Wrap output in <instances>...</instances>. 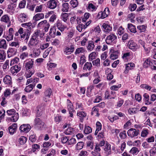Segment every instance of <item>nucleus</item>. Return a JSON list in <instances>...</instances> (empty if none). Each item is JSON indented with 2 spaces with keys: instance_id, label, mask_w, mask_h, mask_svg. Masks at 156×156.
Returning <instances> with one entry per match:
<instances>
[{
  "instance_id": "nucleus-46",
  "label": "nucleus",
  "mask_w": 156,
  "mask_h": 156,
  "mask_svg": "<svg viewBox=\"0 0 156 156\" xmlns=\"http://www.w3.org/2000/svg\"><path fill=\"white\" fill-rule=\"evenodd\" d=\"M69 15L68 13H62L61 14V18L62 20L66 22L68 19Z\"/></svg>"
},
{
  "instance_id": "nucleus-30",
  "label": "nucleus",
  "mask_w": 156,
  "mask_h": 156,
  "mask_svg": "<svg viewBox=\"0 0 156 156\" xmlns=\"http://www.w3.org/2000/svg\"><path fill=\"white\" fill-rule=\"evenodd\" d=\"M7 47V45L6 43V41L2 39L0 41V48L6 49Z\"/></svg>"
},
{
  "instance_id": "nucleus-23",
  "label": "nucleus",
  "mask_w": 156,
  "mask_h": 156,
  "mask_svg": "<svg viewBox=\"0 0 156 156\" xmlns=\"http://www.w3.org/2000/svg\"><path fill=\"white\" fill-rule=\"evenodd\" d=\"M128 28L131 32L135 33L136 32L135 26L131 23H128Z\"/></svg>"
},
{
  "instance_id": "nucleus-35",
  "label": "nucleus",
  "mask_w": 156,
  "mask_h": 156,
  "mask_svg": "<svg viewBox=\"0 0 156 156\" xmlns=\"http://www.w3.org/2000/svg\"><path fill=\"white\" fill-rule=\"evenodd\" d=\"M97 52H93L91 53L89 56V60L91 61L94 59H95L97 56Z\"/></svg>"
},
{
  "instance_id": "nucleus-63",
  "label": "nucleus",
  "mask_w": 156,
  "mask_h": 156,
  "mask_svg": "<svg viewBox=\"0 0 156 156\" xmlns=\"http://www.w3.org/2000/svg\"><path fill=\"white\" fill-rule=\"evenodd\" d=\"M146 27L144 25L138 26L137 27V28L139 29L140 32H144L146 30Z\"/></svg>"
},
{
  "instance_id": "nucleus-57",
  "label": "nucleus",
  "mask_w": 156,
  "mask_h": 156,
  "mask_svg": "<svg viewBox=\"0 0 156 156\" xmlns=\"http://www.w3.org/2000/svg\"><path fill=\"white\" fill-rule=\"evenodd\" d=\"M7 113L9 115L11 116L14 115L16 112V111L14 109H11L8 110L7 111Z\"/></svg>"
},
{
  "instance_id": "nucleus-36",
  "label": "nucleus",
  "mask_w": 156,
  "mask_h": 156,
  "mask_svg": "<svg viewBox=\"0 0 156 156\" xmlns=\"http://www.w3.org/2000/svg\"><path fill=\"white\" fill-rule=\"evenodd\" d=\"M76 105L75 109L78 110V112L83 110V105L82 103L76 102Z\"/></svg>"
},
{
  "instance_id": "nucleus-62",
  "label": "nucleus",
  "mask_w": 156,
  "mask_h": 156,
  "mask_svg": "<svg viewBox=\"0 0 156 156\" xmlns=\"http://www.w3.org/2000/svg\"><path fill=\"white\" fill-rule=\"evenodd\" d=\"M69 137L68 136H63L61 138V141L62 143L65 144L69 141Z\"/></svg>"
},
{
  "instance_id": "nucleus-6",
  "label": "nucleus",
  "mask_w": 156,
  "mask_h": 156,
  "mask_svg": "<svg viewBox=\"0 0 156 156\" xmlns=\"http://www.w3.org/2000/svg\"><path fill=\"white\" fill-rule=\"evenodd\" d=\"M34 59H29L28 60L25 65V68L27 70H31L33 66Z\"/></svg>"
},
{
  "instance_id": "nucleus-48",
  "label": "nucleus",
  "mask_w": 156,
  "mask_h": 156,
  "mask_svg": "<svg viewBox=\"0 0 156 156\" xmlns=\"http://www.w3.org/2000/svg\"><path fill=\"white\" fill-rule=\"evenodd\" d=\"M92 63L94 66H95L98 67L100 66V59L99 58L93 61Z\"/></svg>"
},
{
  "instance_id": "nucleus-11",
  "label": "nucleus",
  "mask_w": 156,
  "mask_h": 156,
  "mask_svg": "<svg viewBox=\"0 0 156 156\" xmlns=\"http://www.w3.org/2000/svg\"><path fill=\"white\" fill-rule=\"evenodd\" d=\"M52 94V90L51 89H48L47 90L44 92V100L47 102L50 98Z\"/></svg>"
},
{
  "instance_id": "nucleus-44",
  "label": "nucleus",
  "mask_w": 156,
  "mask_h": 156,
  "mask_svg": "<svg viewBox=\"0 0 156 156\" xmlns=\"http://www.w3.org/2000/svg\"><path fill=\"white\" fill-rule=\"evenodd\" d=\"M56 32V29L55 27L51 28L49 32L50 35L52 37H54L55 35Z\"/></svg>"
},
{
  "instance_id": "nucleus-59",
  "label": "nucleus",
  "mask_w": 156,
  "mask_h": 156,
  "mask_svg": "<svg viewBox=\"0 0 156 156\" xmlns=\"http://www.w3.org/2000/svg\"><path fill=\"white\" fill-rule=\"evenodd\" d=\"M140 87L142 88L146 89L149 90H150L151 89V87L145 84H141L140 86Z\"/></svg>"
},
{
  "instance_id": "nucleus-7",
  "label": "nucleus",
  "mask_w": 156,
  "mask_h": 156,
  "mask_svg": "<svg viewBox=\"0 0 156 156\" xmlns=\"http://www.w3.org/2000/svg\"><path fill=\"white\" fill-rule=\"evenodd\" d=\"M128 46L129 49L133 50V51L136 50L138 48L137 44L133 40H130L129 41L128 43Z\"/></svg>"
},
{
  "instance_id": "nucleus-21",
  "label": "nucleus",
  "mask_w": 156,
  "mask_h": 156,
  "mask_svg": "<svg viewBox=\"0 0 156 156\" xmlns=\"http://www.w3.org/2000/svg\"><path fill=\"white\" fill-rule=\"evenodd\" d=\"M3 81L5 83L8 85L11 84L12 83L11 77L9 75L6 76Z\"/></svg>"
},
{
  "instance_id": "nucleus-56",
  "label": "nucleus",
  "mask_w": 156,
  "mask_h": 156,
  "mask_svg": "<svg viewBox=\"0 0 156 156\" xmlns=\"http://www.w3.org/2000/svg\"><path fill=\"white\" fill-rule=\"evenodd\" d=\"M85 51V50L83 48H77L75 51L76 54H78L80 53H83Z\"/></svg>"
},
{
  "instance_id": "nucleus-14",
  "label": "nucleus",
  "mask_w": 156,
  "mask_h": 156,
  "mask_svg": "<svg viewBox=\"0 0 156 156\" xmlns=\"http://www.w3.org/2000/svg\"><path fill=\"white\" fill-rule=\"evenodd\" d=\"M55 26L61 32L63 31L66 28V27L62 25V22L59 20L57 21L56 23L55 24Z\"/></svg>"
},
{
  "instance_id": "nucleus-2",
  "label": "nucleus",
  "mask_w": 156,
  "mask_h": 156,
  "mask_svg": "<svg viewBox=\"0 0 156 156\" xmlns=\"http://www.w3.org/2000/svg\"><path fill=\"white\" fill-rule=\"evenodd\" d=\"M139 130L138 129L131 128L127 132L128 136L132 138L137 136L139 134Z\"/></svg>"
},
{
  "instance_id": "nucleus-9",
  "label": "nucleus",
  "mask_w": 156,
  "mask_h": 156,
  "mask_svg": "<svg viewBox=\"0 0 156 156\" xmlns=\"http://www.w3.org/2000/svg\"><path fill=\"white\" fill-rule=\"evenodd\" d=\"M57 3L55 0H50L47 2V7L51 9L55 8L57 6Z\"/></svg>"
},
{
  "instance_id": "nucleus-22",
  "label": "nucleus",
  "mask_w": 156,
  "mask_h": 156,
  "mask_svg": "<svg viewBox=\"0 0 156 156\" xmlns=\"http://www.w3.org/2000/svg\"><path fill=\"white\" fill-rule=\"evenodd\" d=\"M94 43L92 41H89L88 42L87 49L88 51H91L94 47Z\"/></svg>"
},
{
  "instance_id": "nucleus-10",
  "label": "nucleus",
  "mask_w": 156,
  "mask_h": 156,
  "mask_svg": "<svg viewBox=\"0 0 156 156\" xmlns=\"http://www.w3.org/2000/svg\"><path fill=\"white\" fill-rule=\"evenodd\" d=\"M16 6V5L15 4L12 3H10L7 5L8 12H10V14H13Z\"/></svg>"
},
{
  "instance_id": "nucleus-39",
  "label": "nucleus",
  "mask_w": 156,
  "mask_h": 156,
  "mask_svg": "<svg viewBox=\"0 0 156 156\" xmlns=\"http://www.w3.org/2000/svg\"><path fill=\"white\" fill-rule=\"evenodd\" d=\"M27 140V138L26 137L22 136L19 138V142L20 144L23 145L26 142Z\"/></svg>"
},
{
  "instance_id": "nucleus-12",
  "label": "nucleus",
  "mask_w": 156,
  "mask_h": 156,
  "mask_svg": "<svg viewBox=\"0 0 156 156\" xmlns=\"http://www.w3.org/2000/svg\"><path fill=\"white\" fill-rule=\"evenodd\" d=\"M17 50L14 48H9L7 51L8 57H11L16 54Z\"/></svg>"
},
{
  "instance_id": "nucleus-3",
  "label": "nucleus",
  "mask_w": 156,
  "mask_h": 156,
  "mask_svg": "<svg viewBox=\"0 0 156 156\" xmlns=\"http://www.w3.org/2000/svg\"><path fill=\"white\" fill-rule=\"evenodd\" d=\"M110 12L108 8L106 7L105 9L103 12H99L98 14V16H101L100 18H101L104 19L108 16Z\"/></svg>"
},
{
  "instance_id": "nucleus-16",
  "label": "nucleus",
  "mask_w": 156,
  "mask_h": 156,
  "mask_svg": "<svg viewBox=\"0 0 156 156\" xmlns=\"http://www.w3.org/2000/svg\"><path fill=\"white\" fill-rule=\"evenodd\" d=\"M104 31L106 33H109L112 30V27L107 24L103 23L102 26Z\"/></svg>"
},
{
  "instance_id": "nucleus-29",
  "label": "nucleus",
  "mask_w": 156,
  "mask_h": 156,
  "mask_svg": "<svg viewBox=\"0 0 156 156\" xmlns=\"http://www.w3.org/2000/svg\"><path fill=\"white\" fill-rule=\"evenodd\" d=\"M35 71L33 69L31 70H28L26 72L25 76L27 78H28L30 77L34 74Z\"/></svg>"
},
{
  "instance_id": "nucleus-49",
  "label": "nucleus",
  "mask_w": 156,
  "mask_h": 156,
  "mask_svg": "<svg viewBox=\"0 0 156 156\" xmlns=\"http://www.w3.org/2000/svg\"><path fill=\"white\" fill-rule=\"evenodd\" d=\"M84 144L83 142H78L76 145V148L77 150H79L82 149L84 146Z\"/></svg>"
},
{
  "instance_id": "nucleus-64",
  "label": "nucleus",
  "mask_w": 156,
  "mask_h": 156,
  "mask_svg": "<svg viewBox=\"0 0 156 156\" xmlns=\"http://www.w3.org/2000/svg\"><path fill=\"white\" fill-rule=\"evenodd\" d=\"M151 67L153 69H156V61L152 60Z\"/></svg>"
},
{
  "instance_id": "nucleus-32",
  "label": "nucleus",
  "mask_w": 156,
  "mask_h": 156,
  "mask_svg": "<svg viewBox=\"0 0 156 156\" xmlns=\"http://www.w3.org/2000/svg\"><path fill=\"white\" fill-rule=\"evenodd\" d=\"M19 115L17 113H16L14 115L12 116L10 118V119L12 122H16L18 119Z\"/></svg>"
},
{
  "instance_id": "nucleus-61",
  "label": "nucleus",
  "mask_w": 156,
  "mask_h": 156,
  "mask_svg": "<svg viewBox=\"0 0 156 156\" xmlns=\"http://www.w3.org/2000/svg\"><path fill=\"white\" fill-rule=\"evenodd\" d=\"M150 155L151 156H154L156 153V147H153L150 151Z\"/></svg>"
},
{
  "instance_id": "nucleus-53",
  "label": "nucleus",
  "mask_w": 156,
  "mask_h": 156,
  "mask_svg": "<svg viewBox=\"0 0 156 156\" xmlns=\"http://www.w3.org/2000/svg\"><path fill=\"white\" fill-rule=\"evenodd\" d=\"M77 115V116L82 118L86 116L87 114L86 113L82 111L81 112L80 111L78 112Z\"/></svg>"
},
{
  "instance_id": "nucleus-1",
  "label": "nucleus",
  "mask_w": 156,
  "mask_h": 156,
  "mask_svg": "<svg viewBox=\"0 0 156 156\" xmlns=\"http://www.w3.org/2000/svg\"><path fill=\"white\" fill-rule=\"evenodd\" d=\"M117 36L113 34H110L107 36L105 39V41L107 44H110L112 43H115L117 39Z\"/></svg>"
},
{
  "instance_id": "nucleus-55",
  "label": "nucleus",
  "mask_w": 156,
  "mask_h": 156,
  "mask_svg": "<svg viewBox=\"0 0 156 156\" xmlns=\"http://www.w3.org/2000/svg\"><path fill=\"white\" fill-rule=\"evenodd\" d=\"M40 146L38 145L35 144L32 145V151L33 152L36 151L37 150L39 149Z\"/></svg>"
},
{
  "instance_id": "nucleus-42",
  "label": "nucleus",
  "mask_w": 156,
  "mask_h": 156,
  "mask_svg": "<svg viewBox=\"0 0 156 156\" xmlns=\"http://www.w3.org/2000/svg\"><path fill=\"white\" fill-rule=\"evenodd\" d=\"M138 149L136 147H133L129 151V152L132 153L133 155H136L139 152Z\"/></svg>"
},
{
  "instance_id": "nucleus-51",
  "label": "nucleus",
  "mask_w": 156,
  "mask_h": 156,
  "mask_svg": "<svg viewBox=\"0 0 156 156\" xmlns=\"http://www.w3.org/2000/svg\"><path fill=\"white\" fill-rule=\"evenodd\" d=\"M26 4V1L23 0L20 1L19 4V6L20 9H23L25 8Z\"/></svg>"
},
{
  "instance_id": "nucleus-50",
  "label": "nucleus",
  "mask_w": 156,
  "mask_h": 156,
  "mask_svg": "<svg viewBox=\"0 0 156 156\" xmlns=\"http://www.w3.org/2000/svg\"><path fill=\"white\" fill-rule=\"evenodd\" d=\"M40 33V30H36L34 34H33L32 37L35 38H38Z\"/></svg>"
},
{
  "instance_id": "nucleus-33",
  "label": "nucleus",
  "mask_w": 156,
  "mask_h": 156,
  "mask_svg": "<svg viewBox=\"0 0 156 156\" xmlns=\"http://www.w3.org/2000/svg\"><path fill=\"white\" fill-rule=\"evenodd\" d=\"M134 66L135 65L133 63H128L126 64V70L125 71V73H127L129 70L131 69V68L134 67Z\"/></svg>"
},
{
  "instance_id": "nucleus-38",
  "label": "nucleus",
  "mask_w": 156,
  "mask_h": 156,
  "mask_svg": "<svg viewBox=\"0 0 156 156\" xmlns=\"http://www.w3.org/2000/svg\"><path fill=\"white\" fill-rule=\"evenodd\" d=\"M138 111V110L137 108H129L128 112L130 115H133L134 114L136 113Z\"/></svg>"
},
{
  "instance_id": "nucleus-13",
  "label": "nucleus",
  "mask_w": 156,
  "mask_h": 156,
  "mask_svg": "<svg viewBox=\"0 0 156 156\" xmlns=\"http://www.w3.org/2000/svg\"><path fill=\"white\" fill-rule=\"evenodd\" d=\"M14 30L12 28H10L9 29V34L6 36L5 38L8 41H10L13 39Z\"/></svg>"
},
{
  "instance_id": "nucleus-60",
  "label": "nucleus",
  "mask_w": 156,
  "mask_h": 156,
  "mask_svg": "<svg viewBox=\"0 0 156 156\" xmlns=\"http://www.w3.org/2000/svg\"><path fill=\"white\" fill-rule=\"evenodd\" d=\"M46 20H44L40 22L37 25V26L38 27L43 28L44 27L45 25Z\"/></svg>"
},
{
  "instance_id": "nucleus-20",
  "label": "nucleus",
  "mask_w": 156,
  "mask_h": 156,
  "mask_svg": "<svg viewBox=\"0 0 156 156\" xmlns=\"http://www.w3.org/2000/svg\"><path fill=\"white\" fill-rule=\"evenodd\" d=\"M32 23H31L29 22L28 23H22L21 24V26L22 27H25L27 28V30L26 31H30L31 28V26H32Z\"/></svg>"
},
{
  "instance_id": "nucleus-19",
  "label": "nucleus",
  "mask_w": 156,
  "mask_h": 156,
  "mask_svg": "<svg viewBox=\"0 0 156 156\" xmlns=\"http://www.w3.org/2000/svg\"><path fill=\"white\" fill-rule=\"evenodd\" d=\"M44 15L43 13H37L33 17V20L35 21H37L40 19L44 18Z\"/></svg>"
},
{
  "instance_id": "nucleus-40",
  "label": "nucleus",
  "mask_w": 156,
  "mask_h": 156,
  "mask_svg": "<svg viewBox=\"0 0 156 156\" xmlns=\"http://www.w3.org/2000/svg\"><path fill=\"white\" fill-rule=\"evenodd\" d=\"M104 150L106 152L109 153L111 152V145L107 142H106L105 144Z\"/></svg>"
},
{
  "instance_id": "nucleus-27",
  "label": "nucleus",
  "mask_w": 156,
  "mask_h": 156,
  "mask_svg": "<svg viewBox=\"0 0 156 156\" xmlns=\"http://www.w3.org/2000/svg\"><path fill=\"white\" fill-rule=\"evenodd\" d=\"M35 84H30L29 85L26 86L25 89V91L27 92H29L31 91L34 87Z\"/></svg>"
},
{
  "instance_id": "nucleus-5",
  "label": "nucleus",
  "mask_w": 156,
  "mask_h": 156,
  "mask_svg": "<svg viewBox=\"0 0 156 156\" xmlns=\"http://www.w3.org/2000/svg\"><path fill=\"white\" fill-rule=\"evenodd\" d=\"M39 41L38 38H35L32 37L28 44V46L30 47L35 46L38 44Z\"/></svg>"
},
{
  "instance_id": "nucleus-34",
  "label": "nucleus",
  "mask_w": 156,
  "mask_h": 156,
  "mask_svg": "<svg viewBox=\"0 0 156 156\" xmlns=\"http://www.w3.org/2000/svg\"><path fill=\"white\" fill-rule=\"evenodd\" d=\"M1 20L6 23H9L10 21L9 17L7 15H5L3 16L1 19Z\"/></svg>"
},
{
  "instance_id": "nucleus-41",
  "label": "nucleus",
  "mask_w": 156,
  "mask_h": 156,
  "mask_svg": "<svg viewBox=\"0 0 156 156\" xmlns=\"http://www.w3.org/2000/svg\"><path fill=\"white\" fill-rule=\"evenodd\" d=\"M151 61L149 59H147L145 60L144 63V67L145 68H147L150 66L151 64Z\"/></svg>"
},
{
  "instance_id": "nucleus-4",
  "label": "nucleus",
  "mask_w": 156,
  "mask_h": 156,
  "mask_svg": "<svg viewBox=\"0 0 156 156\" xmlns=\"http://www.w3.org/2000/svg\"><path fill=\"white\" fill-rule=\"evenodd\" d=\"M30 129L31 126L28 124H23L20 127V129L21 132L26 133L28 132Z\"/></svg>"
},
{
  "instance_id": "nucleus-43",
  "label": "nucleus",
  "mask_w": 156,
  "mask_h": 156,
  "mask_svg": "<svg viewBox=\"0 0 156 156\" xmlns=\"http://www.w3.org/2000/svg\"><path fill=\"white\" fill-rule=\"evenodd\" d=\"M6 54L3 50H0V61L4 60L5 58Z\"/></svg>"
},
{
  "instance_id": "nucleus-18",
  "label": "nucleus",
  "mask_w": 156,
  "mask_h": 156,
  "mask_svg": "<svg viewBox=\"0 0 156 156\" xmlns=\"http://www.w3.org/2000/svg\"><path fill=\"white\" fill-rule=\"evenodd\" d=\"M17 127V124L14 123L9 127V130L10 134H12L15 132L16 129Z\"/></svg>"
},
{
  "instance_id": "nucleus-15",
  "label": "nucleus",
  "mask_w": 156,
  "mask_h": 156,
  "mask_svg": "<svg viewBox=\"0 0 156 156\" xmlns=\"http://www.w3.org/2000/svg\"><path fill=\"white\" fill-rule=\"evenodd\" d=\"M28 20L27 16L24 13H21L19 15V20L21 23L27 21Z\"/></svg>"
},
{
  "instance_id": "nucleus-25",
  "label": "nucleus",
  "mask_w": 156,
  "mask_h": 156,
  "mask_svg": "<svg viewBox=\"0 0 156 156\" xmlns=\"http://www.w3.org/2000/svg\"><path fill=\"white\" fill-rule=\"evenodd\" d=\"M92 67V64L91 63L89 62H87L84 64L83 67V69L84 70H88L89 71L90 70Z\"/></svg>"
},
{
  "instance_id": "nucleus-54",
  "label": "nucleus",
  "mask_w": 156,
  "mask_h": 156,
  "mask_svg": "<svg viewBox=\"0 0 156 156\" xmlns=\"http://www.w3.org/2000/svg\"><path fill=\"white\" fill-rule=\"evenodd\" d=\"M70 3L73 8L77 7L78 5V1L77 0H71L70 2Z\"/></svg>"
},
{
  "instance_id": "nucleus-31",
  "label": "nucleus",
  "mask_w": 156,
  "mask_h": 156,
  "mask_svg": "<svg viewBox=\"0 0 156 156\" xmlns=\"http://www.w3.org/2000/svg\"><path fill=\"white\" fill-rule=\"evenodd\" d=\"M143 96L144 97V99L146 103V104L147 105H149L151 103V102H150L149 101V96L148 94L147 93H145L144 94Z\"/></svg>"
},
{
  "instance_id": "nucleus-24",
  "label": "nucleus",
  "mask_w": 156,
  "mask_h": 156,
  "mask_svg": "<svg viewBox=\"0 0 156 156\" xmlns=\"http://www.w3.org/2000/svg\"><path fill=\"white\" fill-rule=\"evenodd\" d=\"M112 72L111 70L109 68H108L105 71L106 73H107L108 76H107V79L108 80H110L113 78V76L111 74Z\"/></svg>"
},
{
  "instance_id": "nucleus-52",
  "label": "nucleus",
  "mask_w": 156,
  "mask_h": 156,
  "mask_svg": "<svg viewBox=\"0 0 156 156\" xmlns=\"http://www.w3.org/2000/svg\"><path fill=\"white\" fill-rule=\"evenodd\" d=\"M137 6L135 4H131L129 6V8L130 10L131 11H134L136 9Z\"/></svg>"
},
{
  "instance_id": "nucleus-17",
  "label": "nucleus",
  "mask_w": 156,
  "mask_h": 156,
  "mask_svg": "<svg viewBox=\"0 0 156 156\" xmlns=\"http://www.w3.org/2000/svg\"><path fill=\"white\" fill-rule=\"evenodd\" d=\"M34 124L39 126L40 127H42L44 125V123L38 118H36L34 120Z\"/></svg>"
},
{
  "instance_id": "nucleus-47",
  "label": "nucleus",
  "mask_w": 156,
  "mask_h": 156,
  "mask_svg": "<svg viewBox=\"0 0 156 156\" xmlns=\"http://www.w3.org/2000/svg\"><path fill=\"white\" fill-rule=\"evenodd\" d=\"M44 110V108L43 107L38 108L36 114L37 117H39L42 114V112Z\"/></svg>"
},
{
  "instance_id": "nucleus-28",
  "label": "nucleus",
  "mask_w": 156,
  "mask_h": 156,
  "mask_svg": "<svg viewBox=\"0 0 156 156\" xmlns=\"http://www.w3.org/2000/svg\"><path fill=\"white\" fill-rule=\"evenodd\" d=\"M74 132V129L71 127H69L64 132V133L66 135H71L73 134Z\"/></svg>"
},
{
  "instance_id": "nucleus-26",
  "label": "nucleus",
  "mask_w": 156,
  "mask_h": 156,
  "mask_svg": "<svg viewBox=\"0 0 156 156\" xmlns=\"http://www.w3.org/2000/svg\"><path fill=\"white\" fill-rule=\"evenodd\" d=\"M69 9V5L68 3H65L62 5V11L63 12H68Z\"/></svg>"
},
{
  "instance_id": "nucleus-45",
  "label": "nucleus",
  "mask_w": 156,
  "mask_h": 156,
  "mask_svg": "<svg viewBox=\"0 0 156 156\" xmlns=\"http://www.w3.org/2000/svg\"><path fill=\"white\" fill-rule=\"evenodd\" d=\"M92 131V129L90 126H85L84 133L85 134H89L91 133Z\"/></svg>"
},
{
  "instance_id": "nucleus-37",
  "label": "nucleus",
  "mask_w": 156,
  "mask_h": 156,
  "mask_svg": "<svg viewBox=\"0 0 156 156\" xmlns=\"http://www.w3.org/2000/svg\"><path fill=\"white\" fill-rule=\"evenodd\" d=\"M67 102L68 105V108L69 111H74V112L75 110H74L73 108V105L71 101L70 100L68 99L67 100Z\"/></svg>"
},
{
  "instance_id": "nucleus-8",
  "label": "nucleus",
  "mask_w": 156,
  "mask_h": 156,
  "mask_svg": "<svg viewBox=\"0 0 156 156\" xmlns=\"http://www.w3.org/2000/svg\"><path fill=\"white\" fill-rule=\"evenodd\" d=\"M21 69V67L18 65H15L12 67L10 68L11 73L13 75H15Z\"/></svg>"
},
{
  "instance_id": "nucleus-58",
  "label": "nucleus",
  "mask_w": 156,
  "mask_h": 156,
  "mask_svg": "<svg viewBox=\"0 0 156 156\" xmlns=\"http://www.w3.org/2000/svg\"><path fill=\"white\" fill-rule=\"evenodd\" d=\"M28 53L27 52H25L22 53L20 56V58L22 60L28 57Z\"/></svg>"
}]
</instances>
